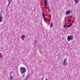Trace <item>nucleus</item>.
<instances>
[{
  "mask_svg": "<svg viewBox=\"0 0 80 80\" xmlns=\"http://www.w3.org/2000/svg\"><path fill=\"white\" fill-rule=\"evenodd\" d=\"M73 36L72 35L71 36H68L67 38V40L68 42H70V41H71L72 40H73Z\"/></svg>",
  "mask_w": 80,
  "mask_h": 80,
  "instance_id": "f257e3e1",
  "label": "nucleus"
},
{
  "mask_svg": "<svg viewBox=\"0 0 80 80\" xmlns=\"http://www.w3.org/2000/svg\"><path fill=\"white\" fill-rule=\"evenodd\" d=\"M26 69L25 68H21V72L22 74L26 72Z\"/></svg>",
  "mask_w": 80,
  "mask_h": 80,
  "instance_id": "f03ea898",
  "label": "nucleus"
},
{
  "mask_svg": "<svg viewBox=\"0 0 80 80\" xmlns=\"http://www.w3.org/2000/svg\"><path fill=\"white\" fill-rule=\"evenodd\" d=\"M67 58H66L64 59V60H63V63L64 64V65H67V62L66 61H67Z\"/></svg>",
  "mask_w": 80,
  "mask_h": 80,
  "instance_id": "7ed1b4c3",
  "label": "nucleus"
},
{
  "mask_svg": "<svg viewBox=\"0 0 80 80\" xmlns=\"http://www.w3.org/2000/svg\"><path fill=\"white\" fill-rule=\"evenodd\" d=\"M11 1V0H8V4L7 5V9H8V7H9V5L11 4V1Z\"/></svg>",
  "mask_w": 80,
  "mask_h": 80,
  "instance_id": "20e7f679",
  "label": "nucleus"
},
{
  "mask_svg": "<svg viewBox=\"0 0 80 80\" xmlns=\"http://www.w3.org/2000/svg\"><path fill=\"white\" fill-rule=\"evenodd\" d=\"M70 11H67L66 12V15H68V14H70Z\"/></svg>",
  "mask_w": 80,
  "mask_h": 80,
  "instance_id": "39448f33",
  "label": "nucleus"
},
{
  "mask_svg": "<svg viewBox=\"0 0 80 80\" xmlns=\"http://www.w3.org/2000/svg\"><path fill=\"white\" fill-rule=\"evenodd\" d=\"M44 4H47L48 3V0H44Z\"/></svg>",
  "mask_w": 80,
  "mask_h": 80,
  "instance_id": "423d86ee",
  "label": "nucleus"
},
{
  "mask_svg": "<svg viewBox=\"0 0 80 80\" xmlns=\"http://www.w3.org/2000/svg\"><path fill=\"white\" fill-rule=\"evenodd\" d=\"M64 28H65L66 30H67V29H68V28H67V26H66L65 24L64 25Z\"/></svg>",
  "mask_w": 80,
  "mask_h": 80,
  "instance_id": "0eeeda50",
  "label": "nucleus"
},
{
  "mask_svg": "<svg viewBox=\"0 0 80 80\" xmlns=\"http://www.w3.org/2000/svg\"><path fill=\"white\" fill-rule=\"evenodd\" d=\"M79 0H75L74 2H75V3H78V2H79Z\"/></svg>",
  "mask_w": 80,
  "mask_h": 80,
  "instance_id": "6e6552de",
  "label": "nucleus"
},
{
  "mask_svg": "<svg viewBox=\"0 0 80 80\" xmlns=\"http://www.w3.org/2000/svg\"><path fill=\"white\" fill-rule=\"evenodd\" d=\"M9 78L10 80H13V77L12 75H10L9 76Z\"/></svg>",
  "mask_w": 80,
  "mask_h": 80,
  "instance_id": "1a4fd4ad",
  "label": "nucleus"
},
{
  "mask_svg": "<svg viewBox=\"0 0 80 80\" xmlns=\"http://www.w3.org/2000/svg\"><path fill=\"white\" fill-rule=\"evenodd\" d=\"M2 17L0 16V22H2Z\"/></svg>",
  "mask_w": 80,
  "mask_h": 80,
  "instance_id": "9d476101",
  "label": "nucleus"
},
{
  "mask_svg": "<svg viewBox=\"0 0 80 80\" xmlns=\"http://www.w3.org/2000/svg\"><path fill=\"white\" fill-rule=\"evenodd\" d=\"M72 24H70V25H68L67 26V28H69V27H72Z\"/></svg>",
  "mask_w": 80,
  "mask_h": 80,
  "instance_id": "9b49d317",
  "label": "nucleus"
},
{
  "mask_svg": "<svg viewBox=\"0 0 80 80\" xmlns=\"http://www.w3.org/2000/svg\"><path fill=\"white\" fill-rule=\"evenodd\" d=\"M50 26V28H52V27H53V23L52 22L51 23Z\"/></svg>",
  "mask_w": 80,
  "mask_h": 80,
  "instance_id": "f8f14e48",
  "label": "nucleus"
},
{
  "mask_svg": "<svg viewBox=\"0 0 80 80\" xmlns=\"http://www.w3.org/2000/svg\"><path fill=\"white\" fill-rule=\"evenodd\" d=\"M68 20L69 22H72V19H68Z\"/></svg>",
  "mask_w": 80,
  "mask_h": 80,
  "instance_id": "ddd939ff",
  "label": "nucleus"
},
{
  "mask_svg": "<svg viewBox=\"0 0 80 80\" xmlns=\"http://www.w3.org/2000/svg\"><path fill=\"white\" fill-rule=\"evenodd\" d=\"M22 37H23V38H25V37H26L24 35H22Z\"/></svg>",
  "mask_w": 80,
  "mask_h": 80,
  "instance_id": "4468645a",
  "label": "nucleus"
},
{
  "mask_svg": "<svg viewBox=\"0 0 80 80\" xmlns=\"http://www.w3.org/2000/svg\"><path fill=\"white\" fill-rule=\"evenodd\" d=\"M13 73V72L12 71H11L10 72V73H9V75H12V73Z\"/></svg>",
  "mask_w": 80,
  "mask_h": 80,
  "instance_id": "2eb2a0df",
  "label": "nucleus"
},
{
  "mask_svg": "<svg viewBox=\"0 0 80 80\" xmlns=\"http://www.w3.org/2000/svg\"><path fill=\"white\" fill-rule=\"evenodd\" d=\"M48 10H49V12H50V7H49V8H48Z\"/></svg>",
  "mask_w": 80,
  "mask_h": 80,
  "instance_id": "dca6fc26",
  "label": "nucleus"
},
{
  "mask_svg": "<svg viewBox=\"0 0 80 80\" xmlns=\"http://www.w3.org/2000/svg\"><path fill=\"white\" fill-rule=\"evenodd\" d=\"M2 11H1V12H0V16H2Z\"/></svg>",
  "mask_w": 80,
  "mask_h": 80,
  "instance_id": "f3484780",
  "label": "nucleus"
},
{
  "mask_svg": "<svg viewBox=\"0 0 80 80\" xmlns=\"http://www.w3.org/2000/svg\"><path fill=\"white\" fill-rule=\"evenodd\" d=\"M43 20L44 22H46V20H45V18H43Z\"/></svg>",
  "mask_w": 80,
  "mask_h": 80,
  "instance_id": "a211bd4d",
  "label": "nucleus"
},
{
  "mask_svg": "<svg viewBox=\"0 0 80 80\" xmlns=\"http://www.w3.org/2000/svg\"><path fill=\"white\" fill-rule=\"evenodd\" d=\"M44 7H47V4H44Z\"/></svg>",
  "mask_w": 80,
  "mask_h": 80,
  "instance_id": "6ab92c4d",
  "label": "nucleus"
},
{
  "mask_svg": "<svg viewBox=\"0 0 80 80\" xmlns=\"http://www.w3.org/2000/svg\"><path fill=\"white\" fill-rule=\"evenodd\" d=\"M42 16H43L44 15H45V14H44V13H43V12H42Z\"/></svg>",
  "mask_w": 80,
  "mask_h": 80,
  "instance_id": "aec40b11",
  "label": "nucleus"
},
{
  "mask_svg": "<svg viewBox=\"0 0 80 80\" xmlns=\"http://www.w3.org/2000/svg\"><path fill=\"white\" fill-rule=\"evenodd\" d=\"M42 16H43V17L44 18H45V15H44Z\"/></svg>",
  "mask_w": 80,
  "mask_h": 80,
  "instance_id": "412c9836",
  "label": "nucleus"
},
{
  "mask_svg": "<svg viewBox=\"0 0 80 80\" xmlns=\"http://www.w3.org/2000/svg\"><path fill=\"white\" fill-rule=\"evenodd\" d=\"M45 18V19H46V20H47L48 18H46L45 17V18Z\"/></svg>",
  "mask_w": 80,
  "mask_h": 80,
  "instance_id": "4be33fe9",
  "label": "nucleus"
},
{
  "mask_svg": "<svg viewBox=\"0 0 80 80\" xmlns=\"http://www.w3.org/2000/svg\"><path fill=\"white\" fill-rule=\"evenodd\" d=\"M36 42H37V41H36V39H35V43H36Z\"/></svg>",
  "mask_w": 80,
  "mask_h": 80,
  "instance_id": "5701e85b",
  "label": "nucleus"
},
{
  "mask_svg": "<svg viewBox=\"0 0 80 80\" xmlns=\"http://www.w3.org/2000/svg\"><path fill=\"white\" fill-rule=\"evenodd\" d=\"M23 77H25V74L23 75Z\"/></svg>",
  "mask_w": 80,
  "mask_h": 80,
  "instance_id": "b1692460",
  "label": "nucleus"
},
{
  "mask_svg": "<svg viewBox=\"0 0 80 80\" xmlns=\"http://www.w3.org/2000/svg\"><path fill=\"white\" fill-rule=\"evenodd\" d=\"M66 18H67V17L65 18L64 20L66 19Z\"/></svg>",
  "mask_w": 80,
  "mask_h": 80,
  "instance_id": "393cba45",
  "label": "nucleus"
},
{
  "mask_svg": "<svg viewBox=\"0 0 80 80\" xmlns=\"http://www.w3.org/2000/svg\"><path fill=\"white\" fill-rule=\"evenodd\" d=\"M46 80H48V79H47V78H46Z\"/></svg>",
  "mask_w": 80,
  "mask_h": 80,
  "instance_id": "a878e982",
  "label": "nucleus"
},
{
  "mask_svg": "<svg viewBox=\"0 0 80 80\" xmlns=\"http://www.w3.org/2000/svg\"><path fill=\"white\" fill-rule=\"evenodd\" d=\"M43 80V78L41 80Z\"/></svg>",
  "mask_w": 80,
  "mask_h": 80,
  "instance_id": "bb28decb",
  "label": "nucleus"
},
{
  "mask_svg": "<svg viewBox=\"0 0 80 80\" xmlns=\"http://www.w3.org/2000/svg\"><path fill=\"white\" fill-rule=\"evenodd\" d=\"M49 25H50V23L49 24Z\"/></svg>",
  "mask_w": 80,
  "mask_h": 80,
  "instance_id": "cd10ccee",
  "label": "nucleus"
},
{
  "mask_svg": "<svg viewBox=\"0 0 80 80\" xmlns=\"http://www.w3.org/2000/svg\"><path fill=\"white\" fill-rule=\"evenodd\" d=\"M11 1H12V0H11Z\"/></svg>",
  "mask_w": 80,
  "mask_h": 80,
  "instance_id": "c85d7f7f",
  "label": "nucleus"
}]
</instances>
